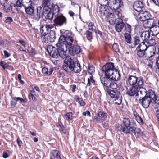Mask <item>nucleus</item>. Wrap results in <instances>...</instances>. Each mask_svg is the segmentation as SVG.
<instances>
[{"instance_id": "52", "label": "nucleus", "mask_w": 159, "mask_h": 159, "mask_svg": "<svg viewBox=\"0 0 159 159\" xmlns=\"http://www.w3.org/2000/svg\"><path fill=\"white\" fill-rule=\"evenodd\" d=\"M115 12L113 13L115 14L116 16H117L118 20L119 18H120L121 16V14L119 11L117 10H115Z\"/></svg>"}, {"instance_id": "29", "label": "nucleus", "mask_w": 159, "mask_h": 159, "mask_svg": "<svg viewBox=\"0 0 159 159\" xmlns=\"http://www.w3.org/2000/svg\"><path fill=\"white\" fill-rule=\"evenodd\" d=\"M140 37L138 36H135L134 37V38L133 39V43L132 45H131V48H134L136 45L138 44H139L140 43L142 40V39H140Z\"/></svg>"}, {"instance_id": "36", "label": "nucleus", "mask_w": 159, "mask_h": 159, "mask_svg": "<svg viewBox=\"0 0 159 159\" xmlns=\"http://www.w3.org/2000/svg\"><path fill=\"white\" fill-rule=\"evenodd\" d=\"M149 61L148 63L147 66H148L150 68H152V67L153 63L155 62L156 60V58L151 56L149 58Z\"/></svg>"}, {"instance_id": "27", "label": "nucleus", "mask_w": 159, "mask_h": 159, "mask_svg": "<svg viewBox=\"0 0 159 159\" xmlns=\"http://www.w3.org/2000/svg\"><path fill=\"white\" fill-rule=\"evenodd\" d=\"M136 51L137 57L139 58H143L146 57V53L145 51H143L139 48H136Z\"/></svg>"}, {"instance_id": "23", "label": "nucleus", "mask_w": 159, "mask_h": 159, "mask_svg": "<svg viewBox=\"0 0 159 159\" xmlns=\"http://www.w3.org/2000/svg\"><path fill=\"white\" fill-rule=\"evenodd\" d=\"M150 37V33L148 31L143 32L140 35L142 41L144 42L147 41Z\"/></svg>"}, {"instance_id": "48", "label": "nucleus", "mask_w": 159, "mask_h": 159, "mask_svg": "<svg viewBox=\"0 0 159 159\" xmlns=\"http://www.w3.org/2000/svg\"><path fill=\"white\" fill-rule=\"evenodd\" d=\"M98 2L100 5L105 6L109 4L108 0H98Z\"/></svg>"}, {"instance_id": "9", "label": "nucleus", "mask_w": 159, "mask_h": 159, "mask_svg": "<svg viewBox=\"0 0 159 159\" xmlns=\"http://www.w3.org/2000/svg\"><path fill=\"white\" fill-rule=\"evenodd\" d=\"M108 2L109 8L114 11L117 10L123 5L122 0H109Z\"/></svg>"}, {"instance_id": "7", "label": "nucleus", "mask_w": 159, "mask_h": 159, "mask_svg": "<svg viewBox=\"0 0 159 159\" xmlns=\"http://www.w3.org/2000/svg\"><path fill=\"white\" fill-rule=\"evenodd\" d=\"M64 64L62 67L64 70L67 73H70L72 72V69L74 66L75 61L72 59L69 56H67L64 58Z\"/></svg>"}, {"instance_id": "62", "label": "nucleus", "mask_w": 159, "mask_h": 159, "mask_svg": "<svg viewBox=\"0 0 159 159\" xmlns=\"http://www.w3.org/2000/svg\"><path fill=\"white\" fill-rule=\"evenodd\" d=\"M8 157V153L6 152H4L3 153V157L4 158H7Z\"/></svg>"}, {"instance_id": "22", "label": "nucleus", "mask_w": 159, "mask_h": 159, "mask_svg": "<svg viewBox=\"0 0 159 159\" xmlns=\"http://www.w3.org/2000/svg\"><path fill=\"white\" fill-rule=\"evenodd\" d=\"M51 27L49 25H44L41 28L40 32L42 35L46 36L48 34V32L50 31Z\"/></svg>"}, {"instance_id": "47", "label": "nucleus", "mask_w": 159, "mask_h": 159, "mask_svg": "<svg viewBox=\"0 0 159 159\" xmlns=\"http://www.w3.org/2000/svg\"><path fill=\"white\" fill-rule=\"evenodd\" d=\"M42 17L40 15H39L37 13L34 14L32 16V18L36 21H38Z\"/></svg>"}, {"instance_id": "18", "label": "nucleus", "mask_w": 159, "mask_h": 159, "mask_svg": "<svg viewBox=\"0 0 159 159\" xmlns=\"http://www.w3.org/2000/svg\"><path fill=\"white\" fill-rule=\"evenodd\" d=\"M98 11L99 14L102 16H106L108 13H109V9L107 6L100 5Z\"/></svg>"}, {"instance_id": "55", "label": "nucleus", "mask_w": 159, "mask_h": 159, "mask_svg": "<svg viewBox=\"0 0 159 159\" xmlns=\"http://www.w3.org/2000/svg\"><path fill=\"white\" fill-rule=\"evenodd\" d=\"M94 26V24L93 23H90L88 25L89 29V30H91L92 31H94V29L93 28V26Z\"/></svg>"}, {"instance_id": "53", "label": "nucleus", "mask_w": 159, "mask_h": 159, "mask_svg": "<svg viewBox=\"0 0 159 159\" xmlns=\"http://www.w3.org/2000/svg\"><path fill=\"white\" fill-rule=\"evenodd\" d=\"M77 99L79 101L81 106H83L85 105V103L83 102V100L81 98L79 97H77Z\"/></svg>"}, {"instance_id": "30", "label": "nucleus", "mask_w": 159, "mask_h": 159, "mask_svg": "<svg viewBox=\"0 0 159 159\" xmlns=\"http://www.w3.org/2000/svg\"><path fill=\"white\" fill-rule=\"evenodd\" d=\"M150 31L152 33V35H155L159 33V26L153 25L150 28Z\"/></svg>"}, {"instance_id": "21", "label": "nucleus", "mask_w": 159, "mask_h": 159, "mask_svg": "<svg viewBox=\"0 0 159 159\" xmlns=\"http://www.w3.org/2000/svg\"><path fill=\"white\" fill-rule=\"evenodd\" d=\"M106 18L109 20V22L111 23L112 22V23H115L117 21L116 16H115V14L112 13L111 12H110L109 11V13L107 14L105 16Z\"/></svg>"}, {"instance_id": "56", "label": "nucleus", "mask_w": 159, "mask_h": 159, "mask_svg": "<svg viewBox=\"0 0 159 159\" xmlns=\"http://www.w3.org/2000/svg\"><path fill=\"white\" fill-rule=\"evenodd\" d=\"M150 2L151 3H154L156 5H159V3L158 0H149Z\"/></svg>"}, {"instance_id": "38", "label": "nucleus", "mask_w": 159, "mask_h": 159, "mask_svg": "<svg viewBox=\"0 0 159 159\" xmlns=\"http://www.w3.org/2000/svg\"><path fill=\"white\" fill-rule=\"evenodd\" d=\"M97 115L99 117L102 118H106L107 116L106 113L102 111H99L97 113Z\"/></svg>"}, {"instance_id": "11", "label": "nucleus", "mask_w": 159, "mask_h": 159, "mask_svg": "<svg viewBox=\"0 0 159 159\" xmlns=\"http://www.w3.org/2000/svg\"><path fill=\"white\" fill-rule=\"evenodd\" d=\"M69 51L70 55H75L80 53L82 51L80 47L77 45H74L69 47Z\"/></svg>"}, {"instance_id": "16", "label": "nucleus", "mask_w": 159, "mask_h": 159, "mask_svg": "<svg viewBox=\"0 0 159 159\" xmlns=\"http://www.w3.org/2000/svg\"><path fill=\"white\" fill-rule=\"evenodd\" d=\"M133 8L136 11L139 12V13L144 9V7L142 2L139 0H138L137 1L134 2Z\"/></svg>"}, {"instance_id": "33", "label": "nucleus", "mask_w": 159, "mask_h": 159, "mask_svg": "<svg viewBox=\"0 0 159 159\" xmlns=\"http://www.w3.org/2000/svg\"><path fill=\"white\" fill-rule=\"evenodd\" d=\"M44 9L45 8L43 7H38L37 8L36 13L39 15H40L42 17H43L45 13Z\"/></svg>"}, {"instance_id": "51", "label": "nucleus", "mask_w": 159, "mask_h": 159, "mask_svg": "<svg viewBox=\"0 0 159 159\" xmlns=\"http://www.w3.org/2000/svg\"><path fill=\"white\" fill-rule=\"evenodd\" d=\"M0 65L4 69H5L8 66V64L6 62L3 61L1 62Z\"/></svg>"}, {"instance_id": "24", "label": "nucleus", "mask_w": 159, "mask_h": 159, "mask_svg": "<svg viewBox=\"0 0 159 159\" xmlns=\"http://www.w3.org/2000/svg\"><path fill=\"white\" fill-rule=\"evenodd\" d=\"M42 6L45 9H52L53 7L52 3H51V0H43Z\"/></svg>"}, {"instance_id": "60", "label": "nucleus", "mask_w": 159, "mask_h": 159, "mask_svg": "<svg viewBox=\"0 0 159 159\" xmlns=\"http://www.w3.org/2000/svg\"><path fill=\"white\" fill-rule=\"evenodd\" d=\"M19 42L23 46L25 47V42L22 40L20 39L19 40Z\"/></svg>"}, {"instance_id": "44", "label": "nucleus", "mask_w": 159, "mask_h": 159, "mask_svg": "<svg viewBox=\"0 0 159 159\" xmlns=\"http://www.w3.org/2000/svg\"><path fill=\"white\" fill-rule=\"evenodd\" d=\"M86 37L89 40L91 41L92 39V32L89 30H87L86 33Z\"/></svg>"}, {"instance_id": "41", "label": "nucleus", "mask_w": 159, "mask_h": 159, "mask_svg": "<svg viewBox=\"0 0 159 159\" xmlns=\"http://www.w3.org/2000/svg\"><path fill=\"white\" fill-rule=\"evenodd\" d=\"M59 152L56 150H52L51 152V156L57 158H60V156L58 154Z\"/></svg>"}, {"instance_id": "46", "label": "nucleus", "mask_w": 159, "mask_h": 159, "mask_svg": "<svg viewBox=\"0 0 159 159\" xmlns=\"http://www.w3.org/2000/svg\"><path fill=\"white\" fill-rule=\"evenodd\" d=\"M93 76L91 75L89 77V78H88V83L87 84V85L88 86H90L91 84V83H94L95 82L94 80H93Z\"/></svg>"}, {"instance_id": "45", "label": "nucleus", "mask_w": 159, "mask_h": 159, "mask_svg": "<svg viewBox=\"0 0 159 159\" xmlns=\"http://www.w3.org/2000/svg\"><path fill=\"white\" fill-rule=\"evenodd\" d=\"M113 50L116 52H119L120 49L118 44L116 43H114L112 45Z\"/></svg>"}, {"instance_id": "58", "label": "nucleus", "mask_w": 159, "mask_h": 159, "mask_svg": "<svg viewBox=\"0 0 159 159\" xmlns=\"http://www.w3.org/2000/svg\"><path fill=\"white\" fill-rule=\"evenodd\" d=\"M17 142L19 146L20 147L21 146L22 144V143L19 138L17 139Z\"/></svg>"}, {"instance_id": "49", "label": "nucleus", "mask_w": 159, "mask_h": 159, "mask_svg": "<svg viewBox=\"0 0 159 159\" xmlns=\"http://www.w3.org/2000/svg\"><path fill=\"white\" fill-rule=\"evenodd\" d=\"M137 122L140 124H143V122L142 120V118L140 117L139 116H137L135 118Z\"/></svg>"}, {"instance_id": "32", "label": "nucleus", "mask_w": 159, "mask_h": 159, "mask_svg": "<svg viewBox=\"0 0 159 159\" xmlns=\"http://www.w3.org/2000/svg\"><path fill=\"white\" fill-rule=\"evenodd\" d=\"M53 71V68H50L48 70V68L46 67H45L42 68V72L43 74L51 75L52 74Z\"/></svg>"}, {"instance_id": "39", "label": "nucleus", "mask_w": 159, "mask_h": 159, "mask_svg": "<svg viewBox=\"0 0 159 159\" xmlns=\"http://www.w3.org/2000/svg\"><path fill=\"white\" fill-rule=\"evenodd\" d=\"M124 37L126 41L129 44L131 43V37L129 34L125 33L124 34Z\"/></svg>"}, {"instance_id": "14", "label": "nucleus", "mask_w": 159, "mask_h": 159, "mask_svg": "<svg viewBox=\"0 0 159 159\" xmlns=\"http://www.w3.org/2000/svg\"><path fill=\"white\" fill-rule=\"evenodd\" d=\"M154 20L151 18L149 19L144 20L143 21H139L141 26H143L145 28H151L153 25Z\"/></svg>"}, {"instance_id": "63", "label": "nucleus", "mask_w": 159, "mask_h": 159, "mask_svg": "<svg viewBox=\"0 0 159 159\" xmlns=\"http://www.w3.org/2000/svg\"><path fill=\"white\" fill-rule=\"evenodd\" d=\"M61 129H60V130L61 132H62L63 133L65 134L66 132V129H64L61 127L60 126Z\"/></svg>"}, {"instance_id": "31", "label": "nucleus", "mask_w": 159, "mask_h": 159, "mask_svg": "<svg viewBox=\"0 0 159 159\" xmlns=\"http://www.w3.org/2000/svg\"><path fill=\"white\" fill-rule=\"evenodd\" d=\"M73 41V39L72 36L68 35L66 36L65 43L66 44L67 48L72 45Z\"/></svg>"}, {"instance_id": "3", "label": "nucleus", "mask_w": 159, "mask_h": 159, "mask_svg": "<svg viewBox=\"0 0 159 159\" xmlns=\"http://www.w3.org/2000/svg\"><path fill=\"white\" fill-rule=\"evenodd\" d=\"M102 71L104 73L105 76H116L120 77V75L117 69L115 68L113 63L109 62L103 66L102 68Z\"/></svg>"}, {"instance_id": "42", "label": "nucleus", "mask_w": 159, "mask_h": 159, "mask_svg": "<svg viewBox=\"0 0 159 159\" xmlns=\"http://www.w3.org/2000/svg\"><path fill=\"white\" fill-rule=\"evenodd\" d=\"M136 124H135V125L134 126V129L133 132H131V133H129L130 134H132L133 133H134L135 134H137V135L139 136V134L140 133V130L139 129L136 128Z\"/></svg>"}, {"instance_id": "28", "label": "nucleus", "mask_w": 159, "mask_h": 159, "mask_svg": "<svg viewBox=\"0 0 159 159\" xmlns=\"http://www.w3.org/2000/svg\"><path fill=\"white\" fill-rule=\"evenodd\" d=\"M148 47L149 46L148 45L147 42L142 41L136 48L146 51Z\"/></svg>"}, {"instance_id": "50", "label": "nucleus", "mask_w": 159, "mask_h": 159, "mask_svg": "<svg viewBox=\"0 0 159 159\" xmlns=\"http://www.w3.org/2000/svg\"><path fill=\"white\" fill-rule=\"evenodd\" d=\"M125 28L126 31L130 33L131 31V26L128 24H127L125 26Z\"/></svg>"}, {"instance_id": "57", "label": "nucleus", "mask_w": 159, "mask_h": 159, "mask_svg": "<svg viewBox=\"0 0 159 159\" xmlns=\"http://www.w3.org/2000/svg\"><path fill=\"white\" fill-rule=\"evenodd\" d=\"M18 78L20 82L23 84L24 83L23 81L21 80V76L20 74H18Z\"/></svg>"}, {"instance_id": "25", "label": "nucleus", "mask_w": 159, "mask_h": 159, "mask_svg": "<svg viewBox=\"0 0 159 159\" xmlns=\"http://www.w3.org/2000/svg\"><path fill=\"white\" fill-rule=\"evenodd\" d=\"M56 38L55 32L53 30H50L47 37L48 40L50 42H52L54 41Z\"/></svg>"}, {"instance_id": "6", "label": "nucleus", "mask_w": 159, "mask_h": 159, "mask_svg": "<svg viewBox=\"0 0 159 159\" xmlns=\"http://www.w3.org/2000/svg\"><path fill=\"white\" fill-rule=\"evenodd\" d=\"M107 93L110 96L111 100L115 102V103L118 105H120L122 102V98L120 95V92L116 89H108Z\"/></svg>"}, {"instance_id": "4", "label": "nucleus", "mask_w": 159, "mask_h": 159, "mask_svg": "<svg viewBox=\"0 0 159 159\" xmlns=\"http://www.w3.org/2000/svg\"><path fill=\"white\" fill-rule=\"evenodd\" d=\"M120 77H116V76H105L101 79V81L104 86L107 87H110L116 89L117 88V84L114 81L119 80Z\"/></svg>"}, {"instance_id": "26", "label": "nucleus", "mask_w": 159, "mask_h": 159, "mask_svg": "<svg viewBox=\"0 0 159 159\" xmlns=\"http://www.w3.org/2000/svg\"><path fill=\"white\" fill-rule=\"evenodd\" d=\"M81 66L79 62L75 61L74 66L72 69V71H74L75 73H78L81 71Z\"/></svg>"}, {"instance_id": "59", "label": "nucleus", "mask_w": 159, "mask_h": 159, "mask_svg": "<svg viewBox=\"0 0 159 159\" xmlns=\"http://www.w3.org/2000/svg\"><path fill=\"white\" fill-rule=\"evenodd\" d=\"M94 31L95 32V33L97 34H99L101 36H102V33L99 31L98 30H96L95 29H94Z\"/></svg>"}, {"instance_id": "61", "label": "nucleus", "mask_w": 159, "mask_h": 159, "mask_svg": "<svg viewBox=\"0 0 159 159\" xmlns=\"http://www.w3.org/2000/svg\"><path fill=\"white\" fill-rule=\"evenodd\" d=\"M4 54L5 57H8L10 56V54H9L6 51H4Z\"/></svg>"}, {"instance_id": "15", "label": "nucleus", "mask_w": 159, "mask_h": 159, "mask_svg": "<svg viewBox=\"0 0 159 159\" xmlns=\"http://www.w3.org/2000/svg\"><path fill=\"white\" fill-rule=\"evenodd\" d=\"M138 87L137 85L132 86L129 90L126 92L127 94L130 96H133L135 95L137 96L139 95L138 93Z\"/></svg>"}, {"instance_id": "37", "label": "nucleus", "mask_w": 159, "mask_h": 159, "mask_svg": "<svg viewBox=\"0 0 159 159\" xmlns=\"http://www.w3.org/2000/svg\"><path fill=\"white\" fill-rule=\"evenodd\" d=\"M72 114L71 112H68L64 114L63 116L64 119L68 121H70L72 119Z\"/></svg>"}, {"instance_id": "17", "label": "nucleus", "mask_w": 159, "mask_h": 159, "mask_svg": "<svg viewBox=\"0 0 159 159\" xmlns=\"http://www.w3.org/2000/svg\"><path fill=\"white\" fill-rule=\"evenodd\" d=\"M125 25L122 19L117 20L115 26L116 30L118 32H120L124 28Z\"/></svg>"}, {"instance_id": "64", "label": "nucleus", "mask_w": 159, "mask_h": 159, "mask_svg": "<svg viewBox=\"0 0 159 159\" xmlns=\"http://www.w3.org/2000/svg\"><path fill=\"white\" fill-rule=\"evenodd\" d=\"M158 69H159V57H158L157 59L156 62Z\"/></svg>"}, {"instance_id": "54", "label": "nucleus", "mask_w": 159, "mask_h": 159, "mask_svg": "<svg viewBox=\"0 0 159 159\" xmlns=\"http://www.w3.org/2000/svg\"><path fill=\"white\" fill-rule=\"evenodd\" d=\"M12 21L13 19L11 17H6V19L5 20V22L8 24H10Z\"/></svg>"}, {"instance_id": "8", "label": "nucleus", "mask_w": 159, "mask_h": 159, "mask_svg": "<svg viewBox=\"0 0 159 159\" xmlns=\"http://www.w3.org/2000/svg\"><path fill=\"white\" fill-rule=\"evenodd\" d=\"M53 25L55 26L60 27L66 25L67 20L62 14H59L54 16L53 20Z\"/></svg>"}, {"instance_id": "34", "label": "nucleus", "mask_w": 159, "mask_h": 159, "mask_svg": "<svg viewBox=\"0 0 159 159\" xmlns=\"http://www.w3.org/2000/svg\"><path fill=\"white\" fill-rule=\"evenodd\" d=\"M53 8V11L52 12L54 15V16L57 15H59V14H61L59 13V8L58 6L57 5H54L52 7Z\"/></svg>"}, {"instance_id": "10", "label": "nucleus", "mask_w": 159, "mask_h": 159, "mask_svg": "<svg viewBox=\"0 0 159 159\" xmlns=\"http://www.w3.org/2000/svg\"><path fill=\"white\" fill-rule=\"evenodd\" d=\"M34 0H29L27 5L24 7L26 14L31 15L34 13Z\"/></svg>"}, {"instance_id": "13", "label": "nucleus", "mask_w": 159, "mask_h": 159, "mask_svg": "<svg viewBox=\"0 0 159 159\" xmlns=\"http://www.w3.org/2000/svg\"><path fill=\"white\" fill-rule=\"evenodd\" d=\"M139 14L140 16L139 17L138 22L143 21L144 20L151 19L152 18V16L149 12L147 11H144V10L140 12Z\"/></svg>"}, {"instance_id": "1", "label": "nucleus", "mask_w": 159, "mask_h": 159, "mask_svg": "<svg viewBox=\"0 0 159 159\" xmlns=\"http://www.w3.org/2000/svg\"><path fill=\"white\" fill-rule=\"evenodd\" d=\"M66 36L61 35L59 39V42L56 44L57 48L52 45L47 46V51L50 56L53 58H57L59 57L64 59L66 57L67 47L65 43Z\"/></svg>"}, {"instance_id": "20", "label": "nucleus", "mask_w": 159, "mask_h": 159, "mask_svg": "<svg viewBox=\"0 0 159 159\" xmlns=\"http://www.w3.org/2000/svg\"><path fill=\"white\" fill-rule=\"evenodd\" d=\"M128 80L129 83L130 85L134 86L136 85L138 86V82L139 79H138L136 77L130 75L128 77Z\"/></svg>"}, {"instance_id": "35", "label": "nucleus", "mask_w": 159, "mask_h": 159, "mask_svg": "<svg viewBox=\"0 0 159 159\" xmlns=\"http://www.w3.org/2000/svg\"><path fill=\"white\" fill-rule=\"evenodd\" d=\"M146 42H147V44L149 47L151 46H153L156 43L155 40L153 39L152 37H150L149 39Z\"/></svg>"}, {"instance_id": "12", "label": "nucleus", "mask_w": 159, "mask_h": 159, "mask_svg": "<svg viewBox=\"0 0 159 159\" xmlns=\"http://www.w3.org/2000/svg\"><path fill=\"white\" fill-rule=\"evenodd\" d=\"M144 85L143 78H139L138 82V88H139L138 90V93H139L141 95L145 96L146 95L149 94V93H146L147 91L146 89L143 87Z\"/></svg>"}, {"instance_id": "19", "label": "nucleus", "mask_w": 159, "mask_h": 159, "mask_svg": "<svg viewBox=\"0 0 159 159\" xmlns=\"http://www.w3.org/2000/svg\"><path fill=\"white\" fill-rule=\"evenodd\" d=\"M45 13L43 16V18H44L45 19L49 20H52L53 19L54 14L52 12L51 9H45ZM43 19L44 20L45 19L43 18Z\"/></svg>"}, {"instance_id": "43", "label": "nucleus", "mask_w": 159, "mask_h": 159, "mask_svg": "<svg viewBox=\"0 0 159 159\" xmlns=\"http://www.w3.org/2000/svg\"><path fill=\"white\" fill-rule=\"evenodd\" d=\"M87 70L89 73L92 75V74L95 71L94 68L92 66L89 65L88 66Z\"/></svg>"}, {"instance_id": "40", "label": "nucleus", "mask_w": 159, "mask_h": 159, "mask_svg": "<svg viewBox=\"0 0 159 159\" xmlns=\"http://www.w3.org/2000/svg\"><path fill=\"white\" fill-rule=\"evenodd\" d=\"M36 94L35 91L33 89L31 90L30 92V94L28 96L29 98V99L31 98H32L33 101L36 100Z\"/></svg>"}, {"instance_id": "5", "label": "nucleus", "mask_w": 159, "mask_h": 159, "mask_svg": "<svg viewBox=\"0 0 159 159\" xmlns=\"http://www.w3.org/2000/svg\"><path fill=\"white\" fill-rule=\"evenodd\" d=\"M123 123L125 126L123 127L121 125H118L120 127L119 129L120 131L126 134L133 132L136 123L134 120H131V121L129 119L124 118Z\"/></svg>"}, {"instance_id": "2", "label": "nucleus", "mask_w": 159, "mask_h": 159, "mask_svg": "<svg viewBox=\"0 0 159 159\" xmlns=\"http://www.w3.org/2000/svg\"><path fill=\"white\" fill-rule=\"evenodd\" d=\"M157 100V97L154 91L151 90L149 91V94L146 95L142 98L140 99L139 101L144 108H147L152 102L154 104H156Z\"/></svg>"}]
</instances>
